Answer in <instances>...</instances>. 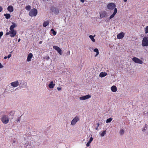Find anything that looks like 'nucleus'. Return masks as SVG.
I'll return each instance as SVG.
<instances>
[{
    "label": "nucleus",
    "instance_id": "1",
    "mask_svg": "<svg viewBox=\"0 0 148 148\" xmlns=\"http://www.w3.org/2000/svg\"><path fill=\"white\" fill-rule=\"evenodd\" d=\"M108 8L109 10H113L114 9V11L113 13L110 16V19L113 18L117 12V10L116 8H115L116 5L114 3H109L107 5Z\"/></svg>",
    "mask_w": 148,
    "mask_h": 148
},
{
    "label": "nucleus",
    "instance_id": "2",
    "mask_svg": "<svg viewBox=\"0 0 148 148\" xmlns=\"http://www.w3.org/2000/svg\"><path fill=\"white\" fill-rule=\"evenodd\" d=\"M37 10L35 8H33L32 9L29 13V15L31 16H36L37 14Z\"/></svg>",
    "mask_w": 148,
    "mask_h": 148
},
{
    "label": "nucleus",
    "instance_id": "3",
    "mask_svg": "<svg viewBox=\"0 0 148 148\" xmlns=\"http://www.w3.org/2000/svg\"><path fill=\"white\" fill-rule=\"evenodd\" d=\"M142 45L143 47L148 46V37H144L142 41Z\"/></svg>",
    "mask_w": 148,
    "mask_h": 148
},
{
    "label": "nucleus",
    "instance_id": "4",
    "mask_svg": "<svg viewBox=\"0 0 148 148\" xmlns=\"http://www.w3.org/2000/svg\"><path fill=\"white\" fill-rule=\"evenodd\" d=\"M16 34V32L15 30H10L9 32H7L5 35L7 36L9 35H10V36L12 37H14Z\"/></svg>",
    "mask_w": 148,
    "mask_h": 148
},
{
    "label": "nucleus",
    "instance_id": "5",
    "mask_svg": "<svg viewBox=\"0 0 148 148\" xmlns=\"http://www.w3.org/2000/svg\"><path fill=\"white\" fill-rule=\"evenodd\" d=\"M79 120V117L78 116H76L71 121V124L72 126L75 125L77 123Z\"/></svg>",
    "mask_w": 148,
    "mask_h": 148
},
{
    "label": "nucleus",
    "instance_id": "6",
    "mask_svg": "<svg viewBox=\"0 0 148 148\" xmlns=\"http://www.w3.org/2000/svg\"><path fill=\"white\" fill-rule=\"evenodd\" d=\"M132 60L134 62L136 63L142 64L143 62L142 60L136 57H134L133 58Z\"/></svg>",
    "mask_w": 148,
    "mask_h": 148
},
{
    "label": "nucleus",
    "instance_id": "7",
    "mask_svg": "<svg viewBox=\"0 0 148 148\" xmlns=\"http://www.w3.org/2000/svg\"><path fill=\"white\" fill-rule=\"evenodd\" d=\"M1 120L3 123L6 124L8 122L9 119L8 116L4 115L2 118Z\"/></svg>",
    "mask_w": 148,
    "mask_h": 148
},
{
    "label": "nucleus",
    "instance_id": "8",
    "mask_svg": "<svg viewBox=\"0 0 148 148\" xmlns=\"http://www.w3.org/2000/svg\"><path fill=\"white\" fill-rule=\"evenodd\" d=\"M10 84L13 87H17L19 85V82L18 80L11 82Z\"/></svg>",
    "mask_w": 148,
    "mask_h": 148
},
{
    "label": "nucleus",
    "instance_id": "9",
    "mask_svg": "<svg viewBox=\"0 0 148 148\" xmlns=\"http://www.w3.org/2000/svg\"><path fill=\"white\" fill-rule=\"evenodd\" d=\"M53 49L57 51V52L60 55H61L62 53V50L58 47L56 46H54L53 47Z\"/></svg>",
    "mask_w": 148,
    "mask_h": 148
},
{
    "label": "nucleus",
    "instance_id": "10",
    "mask_svg": "<svg viewBox=\"0 0 148 148\" xmlns=\"http://www.w3.org/2000/svg\"><path fill=\"white\" fill-rule=\"evenodd\" d=\"M107 16V13L105 11H101L100 12V17L101 18L106 17Z\"/></svg>",
    "mask_w": 148,
    "mask_h": 148
},
{
    "label": "nucleus",
    "instance_id": "11",
    "mask_svg": "<svg viewBox=\"0 0 148 148\" xmlns=\"http://www.w3.org/2000/svg\"><path fill=\"white\" fill-rule=\"evenodd\" d=\"M91 97V96L89 95H88L80 97L79 98L80 100H84L90 98Z\"/></svg>",
    "mask_w": 148,
    "mask_h": 148
},
{
    "label": "nucleus",
    "instance_id": "12",
    "mask_svg": "<svg viewBox=\"0 0 148 148\" xmlns=\"http://www.w3.org/2000/svg\"><path fill=\"white\" fill-rule=\"evenodd\" d=\"M27 84L24 81H21L20 83L19 87L25 88L27 86Z\"/></svg>",
    "mask_w": 148,
    "mask_h": 148
},
{
    "label": "nucleus",
    "instance_id": "13",
    "mask_svg": "<svg viewBox=\"0 0 148 148\" xmlns=\"http://www.w3.org/2000/svg\"><path fill=\"white\" fill-rule=\"evenodd\" d=\"M51 10L52 12H53L55 14H58L59 12L58 9L54 7L51 8Z\"/></svg>",
    "mask_w": 148,
    "mask_h": 148
},
{
    "label": "nucleus",
    "instance_id": "14",
    "mask_svg": "<svg viewBox=\"0 0 148 148\" xmlns=\"http://www.w3.org/2000/svg\"><path fill=\"white\" fill-rule=\"evenodd\" d=\"M124 35V33L123 32H121L118 34L117 36V38L118 39H122L123 38Z\"/></svg>",
    "mask_w": 148,
    "mask_h": 148
},
{
    "label": "nucleus",
    "instance_id": "15",
    "mask_svg": "<svg viewBox=\"0 0 148 148\" xmlns=\"http://www.w3.org/2000/svg\"><path fill=\"white\" fill-rule=\"evenodd\" d=\"M33 57V55L32 53H29L28 55L27 60L28 62H29L31 60V58Z\"/></svg>",
    "mask_w": 148,
    "mask_h": 148
},
{
    "label": "nucleus",
    "instance_id": "16",
    "mask_svg": "<svg viewBox=\"0 0 148 148\" xmlns=\"http://www.w3.org/2000/svg\"><path fill=\"white\" fill-rule=\"evenodd\" d=\"M12 25H11L10 27V30H14V28L16 27V25L15 23H12Z\"/></svg>",
    "mask_w": 148,
    "mask_h": 148
},
{
    "label": "nucleus",
    "instance_id": "17",
    "mask_svg": "<svg viewBox=\"0 0 148 148\" xmlns=\"http://www.w3.org/2000/svg\"><path fill=\"white\" fill-rule=\"evenodd\" d=\"M55 85V84L53 83V81H51L48 86L49 88H52L54 87V86Z\"/></svg>",
    "mask_w": 148,
    "mask_h": 148
},
{
    "label": "nucleus",
    "instance_id": "18",
    "mask_svg": "<svg viewBox=\"0 0 148 148\" xmlns=\"http://www.w3.org/2000/svg\"><path fill=\"white\" fill-rule=\"evenodd\" d=\"M111 90L113 92H116L117 90V88L115 86H113L111 88Z\"/></svg>",
    "mask_w": 148,
    "mask_h": 148
},
{
    "label": "nucleus",
    "instance_id": "19",
    "mask_svg": "<svg viewBox=\"0 0 148 148\" xmlns=\"http://www.w3.org/2000/svg\"><path fill=\"white\" fill-rule=\"evenodd\" d=\"M107 75V73L105 72H101L99 74V77H103Z\"/></svg>",
    "mask_w": 148,
    "mask_h": 148
},
{
    "label": "nucleus",
    "instance_id": "20",
    "mask_svg": "<svg viewBox=\"0 0 148 148\" xmlns=\"http://www.w3.org/2000/svg\"><path fill=\"white\" fill-rule=\"evenodd\" d=\"M93 140V138L92 137H91L89 141L88 142V143H87V144H86V146L87 147H89L90 145V144L91 143V142Z\"/></svg>",
    "mask_w": 148,
    "mask_h": 148
},
{
    "label": "nucleus",
    "instance_id": "21",
    "mask_svg": "<svg viewBox=\"0 0 148 148\" xmlns=\"http://www.w3.org/2000/svg\"><path fill=\"white\" fill-rule=\"evenodd\" d=\"M8 10L10 12H12L13 11V8L11 5L9 6L8 8Z\"/></svg>",
    "mask_w": 148,
    "mask_h": 148
},
{
    "label": "nucleus",
    "instance_id": "22",
    "mask_svg": "<svg viewBox=\"0 0 148 148\" xmlns=\"http://www.w3.org/2000/svg\"><path fill=\"white\" fill-rule=\"evenodd\" d=\"M49 23V21H47L44 22L43 24V26L44 27H46L47 25H48Z\"/></svg>",
    "mask_w": 148,
    "mask_h": 148
},
{
    "label": "nucleus",
    "instance_id": "23",
    "mask_svg": "<svg viewBox=\"0 0 148 148\" xmlns=\"http://www.w3.org/2000/svg\"><path fill=\"white\" fill-rule=\"evenodd\" d=\"M95 35H94V36L90 35L89 36V37L90 38L92 41L93 42H95V40L94 38V37L95 36Z\"/></svg>",
    "mask_w": 148,
    "mask_h": 148
},
{
    "label": "nucleus",
    "instance_id": "24",
    "mask_svg": "<svg viewBox=\"0 0 148 148\" xmlns=\"http://www.w3.org/2000/svg\"><path fill=\"white\" fill-rule=\"evenodd\" d=\"M106 130H105L103 131L101 133H100V135L101 137H103L106 134Z\"/></svg>",
    "mask_w": 148,
    "mask_h": 148
},
{
    "label": "nucleus",
    "instance_id": "25",
    "mask_svg": "<svg viewBox=\"0 0 148 148\" xmlns=\"http://www.w3.org/2000/svg\"><path fill=\"white\" fill-rule=\"evenodd\" d=\"M94 52L96 53V54L95 55V56L96 57L98 55V54H99V52L98 49L97 48H95V49L94 50Z\"/></svg>",
    "mask_w": 148,
    "mask_h": 148
},
{
    "label": "nucleus",
    "instance_id": "26",
    "mask_svg": "<svg viewBox=\"0 0 148 148\" xmlns=\"http://www.w3.org/2000/svg\"><path fill=\"white\" fill-rule=\"evenodd\" d=\"M4 16H5L6 18L7 19L9 18L10 17V14H5Z\"/></svg>",
    "mask_w": 148,
    "mask_h": 148
},
{
    "label": "nucleus",
    "instance_id": "27",
    "mask_svg": "<svg viewBox=\"0 0 148 148\" xmlns=\"http://www.w3.org/2000/svg\"><path fill=\"white\" fill-rule=\"evenodd\" d=\"M124 133V130L123 129H120L119 131V133L120 135H123Z\"/></svg>",
    "mask_w": 148,
    "mask_h": 148
},
{
    "label": "nucleus",
    "instance_id": "28",
    "mask_svg": "<svg viewBox=\"0 0 148 148\" xmlns=\"http://www.w3.org/2000/svg\"><path fill=\"white\" fill-rule=\"evenodd\" d=\"M112 120V119L111 118H110L108 119L106 121V123H108L110 122Z\"/></svg>",
    "mask_w": 148,
    "mask_h": 148
},
{
    "label": "nucleus",
    "instance_id": "29",
    "mask_svg": "<svg viewBox=\"0 0 148 148\" xmlns=\"http://www.w3.org/2000/svg\"><path fill=\"white\" fill-rule=\"evenodd\" d=\"M51 31L52 32V33L53 34V35H55L56 34V32L54 31V30L53 29H51Z\"/></svg>",
    "mask_w": 148,
    "mask_h": 148
},
{
    "label": "nucleus",
    "instance_id": "30",
    "mask_svg": "<svg viewBox=\"0 0 148 148\" xmlns=\"http://www.w3.org/2000/svg\"><path fill=\"white\" fill-rule=\"evenodd\" d=\"M31 6L30 5H27L25 8L26 9L28 10H29Z\"/></svg>",
    "mask_w": 148,
    "mask_h": 148
},
{
    "label": "nucleus",
    "instance_id": "31",
    "mask_svg": "<svg viewBox=\"0 0 148 148\" xmlns=\"http://www.w3.org/2000/svg\"><path fill=\"white\" fill-rule=\"evenodd\" d=\"M145 30L146 34H147L148 33V26L146 27L145 29Z\"/></svg>",
    "mask_w": 148,
    "mask_h": 148
},
{
    "label": "nucleus",
    "instance_id": "32",
    "mask_svg": "<svg viewBox=\"0 0 148 148\" xmlns=\"http://www.w3.org/2000/svg\"><path fill=\"white\" fill-rule=\"evenodd\" d=\"M49 58H50L49 57V56H47L45 57L44 58V59H45L47 60H48L49 59Z\"/></svg>",
    "mask_w": 148,
    "mask_h": 148
},
{
    "label": "nucleus",
    "instance_id": "33",
    "mask_svg": "<svg viewBox=\"0 0 148 148\" xmlns=\"http://www.w3.org/2000/svg\"><path fill=\"white\" fill-rule=\"evenodd\" d=\"M3 32H0V38H1V37L3 36Z\"/></svg>",
    "mask_w": 148,
    "mask_h": 148
},
{
    "label": "nucleus",
    "instance_id": "34",
    "mask_svg": "<svg viewBox=\"0 0 148 148\" xmlns=\"http://www.w3.org/2000/svg\"><path fill=\"white\" fill-rule=\"evenodd\" d=\"M21 117V116L20 117H18L17 118V119H16L17 121L18 122V121H20Z\"/></svg>",
    "mask_w": 148,
    "mask_h": 148
},
{
    "label": "nucleus",
    "instance_id": "35",
    "mask_svg": "<svg viewBox=\"0 0 148 148\" xmlns=\"http://www.w3.org/2000/svg\"><path fill=\"white\" fill-rule=\"evenodd\" d=\"M97 127L96 128V130H98V127L99 125V123H98L97 124Z\"/></svg>",
    "mask_w": 148,
    "mask_h": 148
},
{
    "label": "nucleus",
    "instance_id": "36",
    "mask_svg": "<svg viewBox=\"0 0 148 148\" xmlns=\"http://www.w3.org/2000/svg\"><path fill=\"white\" fill-rule=\"evenodd\" d=\"M11 56V54H9L7 56V58H10Z\"/></svg>",
    "mask_w": 148,
    "mask_h": 148
},
{
    "label": "nucleus",
    "instance_id": "37",
    "mask_svg": "<svg viewBox=\"0 0 148 148\" xmlns=\"http://www.w3.org/2000/svg\"><path fill=\"white\" fill-rule=\"evenodd\" d=\"M3 10V8L2 7L0 6V12H1Z\"/></svg>",
    "mask_w": 148,
    "mask_h": 148
},
{
    "label": "nucleus",
    "instance_id": "38",
    "mask_svg": "<svg viewBox=\"0 0 148 148\" xmlns=\"http://www.w3.org/2000/svg\"><path fill=\"white\" fill-rule=\"evenodd\" d=\"M3 66L2 65V64L0 63V69L3 68Z\"/></svg>",
    "mask_w": 148,
    "mask_h": 148
},
{
    "label": "nucleus",
    "instance_id": "39",
    "mask_svg": "<svg viewBox=\"0 0 148 148\" xmlns=\"http://www.w3.org/2000/svg\"><path fill=\"white\" fill-rule=\"evenodd\" d=\"M57 89H58V90L59 91V90H61V88L60 87H58L57 88Z\"/></svg>",
    "mask_w": 148,
    "mask_h": 148
},
{
    "label": "nucleus",
    "instance_id": "40",
    "mask_svg": "<svg viewBox=\"0 0 148 148\" xmlns=\"http://www.w3.org/2000/svg\"><path fill=\"white\" fill-rule=\"evenodd\" d=\"M146 129H143L142 130V131L143 132H144L145 131Z\"/></svg>",
    "mask_w": 148,
    "mask_h": 148
},
{
    "label": "nucleus",
    "instance_id": "41",
    "mask_svg": "<svg viewBox=\"0 0 148 148\" xmlns=\"http://www.w3.org/2000/svg\"><path fill=\"white\" fill-rule=\"evenodd\" d=\"M84 0H80V1L82 3H84Z\"/></svg>",
    "mask_w": 148,
    "mask_h": 148
},
{
    "label": "nucleus",
    "instance_id": "42",
    "mask_svg": "<svg viewBox=\"0 0 148 148\" xmlns=\"http://www.w3.org/2000/svg\"><path fill=\"white\" fill-rule=\"evenodd\" d=\"M7 58V56H5L4 57V58L5 59H6Z\"/></svg>",
    "mask_w": 148,
    "mask_h": 148
},
{
    "label": "nucleus",
    "instance_id": "43",
    "mask_svg": "<svg viewBox=\"0 0 148 148\" xmlns=\"http://www.w3.org/2000/svg\"><path fill=\"white\" fill-rule=\"evenodd\" d=\"M21 40V39L20 38H19L18 40V42H19Z\"/></svg>",
    "mask_w": 148,
    "mask_h": 148
},
{
    "label": "nucleus",
    "instance_id": "44",
    "mask_svg": "<svg viewBox=\"0 0 148 148\" xmlns=\"http://www.w3.org/2000/svg\"><path fill=\"white\" fill-rule=\"evenodd\" d=\"M124 1L126 2L127 1V0H123Z\"/></svg>",
    "mask_w": 148,
    "mask_h": 148
},
{
    "label": "nucleus",
    "instance_id": "45",
    "mask_svg": "<svg viewBox=\"0 0 148 148\" xmlns=\"http://www.w3.org/2000/svg\"><path fill=\"white\" fill-rule=\"evenodd\" d=\"M12 51H11V52H10V53H12Z\"/></svg>",
    "mask_w": 148,
    "mask_h": 148
}]
</instances>
